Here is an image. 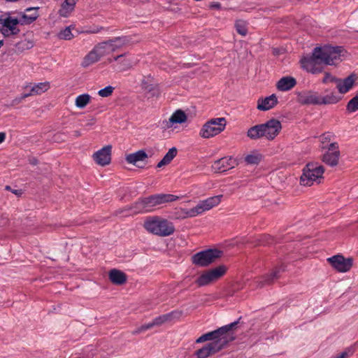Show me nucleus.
Segmentation results:
<instances>
[{
  "mask_svg": "<svg viewBox=\"0 0 358 358\" xmlns=\"http://www.w3.org/2000/svg\"><path fill=\"white\" fill-rule=\"evenodd\" d=\"M58 36L60 39L71 40L73 37V35L71 33L70 27H68L61 30L58 34Z\"/></svg>",
  "mask_w": 358,
  "mask_h": 358,
  "instance_id": "nucleus-37",
  "label": "nucleus"
},
{
  "mask_svg": "<svg viewBox=\"0 0 358 358\" xmlns=\"http://www.w3.org/2000/svg\"><path fill=\"white\" fill-rule=\"evenodd\" d=\"M340 99L339 96L332 92L324 96H320L319 101L320 104H332L338 102Z\"/></svg>",
  "mask_w": 358,
  "mask_h": 358,
  "instance_id": "nucleus-33",
  "label": "nucleus"
},
{
  "mask_svg": "<svg viewBox=\"0 0 358 358\" xmlns=\"http://www.w3.org/2000/svg\"><path fill=\"white\" fill-rule=\"evenodd\" d=\"M262 159V155L257 151H252L245 157V161L248 164H258Z\"/></svg>",
  "mask_w": 358,
  "mask_h": 358,
  "instance_id": "nucleus-32",
  "label": "nucleus"
},
{
  "mask_svg": "<svg viewBox=\"0 0 358 358\" xmlns=\"http://www.w3.org/2000/svg\"><path fill=\"white\" fill-rule=\"evenodd\" d=\"M217 343H209L195 352L196 358H207L209 356L220 352L224 348L218 345Z\"/></svg>",
  "mask_w": 358,
  "mask_h": 358,
  "instance_id": "nucleus-18",
  "label": "nucleus"
},
{
  "mask_svg": "<svg viewBox=\"0 0 358 358\" xmlns=\"http://www.w3.org/2000/svg\"><path fill=\"white\" fill-rule=\"evenodd\" d=\"M3 45V41H0V48Z\"/></svg>",
  "mask_w": 358,
  "mask_h": 358,
  "instance_id": "nucleus-48",
  "label": "nucleus"
},
{
  "mask_svg": "<svg viewBox=\"0 0 358 358\" xmlns=\"http://www.w3.org/2000/svg\"><path fill=\"white\" fill-rule=\"evenodd\" d=\"M226 127V120L224 117L211 119L201 128L200 135L205 138L213 137L221 133Z\"/></svg>",
  "mask_w": 358,
  "mask_h": 358,
  "instance_id": "nucleus-7",
  "label": "nucleus"
},
{
  "mask_svg": "<svg viewBox=\"0 0 358 358\" xmlns=\"http://www.w3.org/2000/svg\"><path fill=\"white\" fill-rule=\"evenodd\" d=\"M340 157V151L337 143H331L329 145V150L323 155L322 161L330 166L337 165Z\"/></svg>",
  "mask_w": 358,
  "mask_h": 358,
  "instance_id": "nucleus-15",
  "label": "nucleus"
},
{
  "mask_svg": "<svg viewBox=\"0 0 358 358\" xmlns=\"http://www.w3.org/2000/svg\"><path fill=\"white\" fill-rule=\"evenodd\" d=\"M209 8L211 9L220 10L221 8V4L219 2L213 1L209 4Z\"/></svg>",
  "mask_w": 358,
  "mask_h": 358,
  "instance_id": "nucleus-45",
  "label": "nucleus"
},
{
  "mask_svg": "<svg viewBox=\"0 0 358 358\" xmlns=\"http://www.w3.org/2000/svg\"><path fill=\"white\" fill-rule=\"evenodd\" d=\"M345 49L341 46H332L326 45L317 47L314 49L313 55L304 57L301 59L303 69L312 73H319L322 71V64L334 65L341 61L345 54Z\"/></svg>",
  "mask_w": 358,
  "mask_h": 358,
  "instance_id": "nucleus-1",
  "label": "nucleus"
},
{
  "mask_svg": "<svg viewBox=\"0 0 358 358\" xmlns=\"http://www.w3.org/2000/svg\"><path fill=\"white\" fill-rule=\"evenodd\" d=\"M238 165L236 159L232 157H224L215 161L212 168L215 172L222 173L230 170Z\"/></svg>",
  "mask_w": 358,
  "mask_h": 358,
  "instance_id": "nucleus-14",
  "label": "nucleus"
},
{
  "mask_svg": "<svg viewBox=\"0 0 358 358\" xmlns=\"http://www.w3.org/2000/svg\"><path fill=\"white\" fill-rule=\"evenodd\" d=\"M227 271V267L224 265H220L214 268L203 272L196 280V283L199 286H205L210 282L215 281L223 276Z\"/></svg>",
  "mask_w": 358,
  "mask_h": 358,
  "instance_id": "nucleus-9",
  "label": "nucleus"
},
{
  "mask_svg": "<svg viewBox=\"0 0 358 358\" xmlns=\"http://www.w3.org/2000/svg\"><path fill=\"white\" fill-rule=\"evenodd\" d=\"M180 316V313L173 311L171 313L164 314L160 315L159 317H155L152 322L155 326H159L162 324L172 320L175 317H179Z\"/></svg>",
  "mask_w": 358,
  "mask_h": 358,
  "instance_id": "nucleus-26",
  "label": "nucleus"
},
{
  "mask_svg": "<svg viewBox=\"0 0 358 358\" xmlns=\"http://www.w3.org/2000/svg\"><path fill=\"white\" fill-rule=\"evenodd\" d=\"M324 173V168L317 163H308L303 169L301 176V184L311 186L314 182H320Z\"/></svg>",
  "mask_w": 358,
  "mask_h": 358,
  "instance_id": "nucleus-5",
  "label": "nucleus"
},
{
  "mask_svg": "<svg viewBox=\"0 0 358 358\" xmlns=\"http://www.w3.org/2000/svg\"><path fill=\"white\" fill-rule=\"evenodd\" d=\"M222 197L223 195L220 194L201 201L195 207L185 210V217H196L202 214L205 211L210 210L213 207L217 206L221 202Z\"/></svg>",
  "mask_w": 358,
  "mask_h": 358,
  "instance_id": "nucleus-6",
  "label": "nucleus"
},
{
  "mask_svg": "<svg viewBox=\"0 0 358 358\" xmlns=\"http://www.w3.org/2000/svg\"><path fill=\"white\" fill-rule=\"evenodd\" d=\"M285 271V266L283 264H280L278 266L275 267L272 273H270V282L273 280L274 279H277L279 278L280 273Z\"/></svg>",
  "mask_w": 358,
  "mask_h": 358,
  "instance_id": "nucleus-38",
  "label": "nucleus"
},
{
  "mask_svg": "<svg viewBox=\"0 0 358 358\" xmlns=\"http://www.w3.org/2000/svg\"><path fill=\"white\" fill-rule=\"evenodd\" d=\"M78 0H65L61 5L59 14L62 17H66L69 16L74 10L75 6Z\"/></svg>",
  "mask_w": 358,
  "mask_h": 358,
  "instance_id": "nucleus-25",
  "label": "nucleus"
},
{
  "mask_svg": "<svg viewBox=\"0 0 358 358\" xmlns=\"http://www.w3.org/2000/svg\"><path fill=\"white\" fill-rule=\"evenodd\" d=\"M124 41H122L121 38H115L114 39L99 43L94 48L101 58L115 52L122 45Z\"/></svg>",
  "mask_w": 358,
  "mask_h": 358,
  "instance_id": "nucleus-10",
  "label": "nucleus"
},
{
  "mask_svg": "<svg viewBox=\"0 0 358 358\" xmlns=\"http://www.w3.org/2000/svg\"><path fill=\"white\" fill-rule=\"evenodd\" d=\"M273 54H278V50L275 49L273 50Z\"/></svg>",
  "mask_w": 358,
  "mask_h": 358,
  "instance_id": "nucleus-50",
  "label": "nucleus"
},
{
  "mask_svg": "<svg viewBox=\"0 0 358 358\" xmlns=\"http://www.w3.org/2000/svg\"><path fill=\"white\" fill-rule=\"evenodd\" d=\"M91 96L88 94H83L76 99L75 104L79 108H85L90 101Z\"/></svg>",
  "mask_w": 358,
  "mask_h": 358,
  "instance_id": "nucleus-34",
  "label": "nucleus"
},
{
  "mask_svg": "<svg viewBox=\"0 0 358 358\" xmlns=\"http://www.w3.org/2000/svg\"><path fill=\"white\" fill-rule=\"evenodd\" d=\"M355 82V77L353 75H350L343 80L337 79L336 87L341 94H345L352 88Z\"/></svg>",
  "mask_w": 358,
  "mask_h": 358,
  "instance_id": "nucleus-20",
  "label": "nucleus"
},
{
  "mask_svg": "<svg viewBox=\"0 0 358 358\" xmlns=\"http://www.w3.org/2000/svg\"><path fill=\"white\" fill-rule=\"evenodd\" d=\"M148 156L147 153L144 150H141L136 152L128 155L126 157V161L129 164H134L138 167H141L139 165V163L144 162L145 159H148Z\"/></svg>",
  "mask_w": 358,
  "mask_h": 358,
  "instance_id": "nucleus-23",
  "label": "nucleus"
},
{
  "mask_svg": "<svg viewBox=\"0 0 358 358\" xmlns=\"http://www.w3.org/2000/svg\"><path fill=\"white\" fill-rule=\"evenodd\" d=\"M298 101L302 104H320V95L317 92L305 91L298 94Z\"/></svg>",
  "mask_w": 358,
  "mask_h": 358,
  "instance_id": "nucleus-19",
  "label": "nucleus"
},
{
  "mask_svg": "<svg viewBox=\"0 0 358 358\" xmlns=\"http://www.w3.org/2000/svg\"><path fill=\"white\" fill-rule=\"evenodd\" d=\"M346 110L349 113H354L358 110V94L348 101Z\"/></svg>",
  "mask_w": 358,
  "mask_h": 358,
  "instance_id": "nucleus-36",
  "label": "nucleus"
},
{
  "mask_svg": "<svg viewBox=\"0 0 358 358\" xmlns=\"http://www.w3.org/2000/svg\"><path fill=\"white\" fill-rule=\"evenodd\" d=\"M36 18H37L36 15H28L24 13L22 15V20H20V24H31L34 21H35L36 20Z\"/></svg>",
  "mask_w": 358,
  "mask_h": 358,
  "instance_id": "nucleus-40",
  "label": "nucleus"
},
{
  "mask_svg": "<svg viewBox=\"0 0 358 358\" xmlns=\"http://www.w3.org/2000/svg\"><path fill=\"white\" fill-rule=\"evenodd\" d=\"M19 192H20L19 190H15V191H13V193L15 194H18Z\"/></svg>",
  "mask_w": 358,
  "mask_h": 358,
  "instance_id": "nucleus-49",
  "label": "nucleus"
},
{
  "mask_svg": "<svg viewBox=\"0 0 358 358\" xmlns=\"http://www.w3.org/2000/svg\"><path fill=\"white\" fill-rule=\"evenodd\" d=\"M49 88V84L48 83H39L38 84H35L31 87L30 92L29 93H24L22 94L19 101L14 100V101L18 103L21 101V100L24 99L25 98L33 96L35 94H40L43 92L47 91Z\"/></svg>",
  "mask_w": 358,
  "mask_h": 358,
  "instance_id": "nucleus-21",
  "label": "nucleus"
},
{
  "mask_svg": "<svg viewBox=\"0 0 358 358\" xmlns=\"http://www.w3.org/2000/svg\"><path fill=\"white\" fill-rule=\"evenodd\" d=\"M113 90L114 88L113 87L107 86L103 89L100 90L98 92V94L101 97H108L112 94Z\"/></svg>",
  "mask_w": 358,
  "mask_h": 358,
  "instance_id": "nucleus-41",
  "label": "nucleus"
},
{
  "mask_svg": "<svg viewBox=\"0 0 358 358\" xmlns=\"http://www.w3.org/2000/svg\"><path fill=\"white\" fill-rule=\"evenodd\" d=\"M187 120V115L185 113L181 110H178L169 118V122L171 125L174 123H183Z\"/></svg>",
  "mask_w": 358,
  "mask_h": 358,
  "instance_id": "nucleus-31",
  "label": "nucleus"
},
{
  "mask_svg": "<svg viewBox=\"0 0 358 358\" xmlns=\"http://www.w3.org/2000/svg\"><path fill=\"white\" fill-rule=\"evenodd\" d=\"M335 136L331 132H326L320 136V147L322 149H328L330 143H334Z\"/></svg>",
  "mask_w": 358,
  "mask_h": 358,
  "instance_id": "nucleus-29",
  "label": "nucleus"
},
{
  "mask_svg": "<svg viewBox=\"0 0 358 358\" xmlns=\"http://www.w3.org/2000/svg\"><path fill=\"white\" fill-rule=\"evenodd\" d=\"M337 358H344V356H343V355H342V356H341V357H337Z\"/></svg>",
  "mask_w": 358,
  "mask_h": 358,
  "instance_id": "nucleus-51",
  "label": "nucleus"
},
{
  "mask_svg": "<svg viewBox=\"0 0 358 358\" xmlns=\"http://www.w3.org/2000/svg\"><path fill=\"white\" fill-rule=\"evenodd\" d=\"M108 278L111 282L121 285L127 282V275L120 270L113 268L109 271Z\"/></svg>",
  "mask_w": 358,
  "mask_h": 358,
  "instance_id": "nucleus-24",
  "label": "nucleus"
},
{
  "mask_svg": "<svg viewBox=\"0 0 358 358\" xmlns=\"http://www.w3.org/2000/svg\"><path fill=\"white\" fill-rule=\"evenodd\" d=\"M268 134V121L263 124H257L250 127L248 132V136L253 140L261 138L264 136H267Z\"/></svg>",
  "mask_w": 358,
  "mask_h": 358,
  "instance_id": "nucleus-17",
  "label": "nucleus"
},
{
  "mask_svg": "<svg viewBox=\"0 0 358 358\" xmlns=\"http://www.w3.org/2000/svg\"><path fill=\"white\" fill-rule=\"evenodd\" d=\"M357 94H358V92H357Z\"/></svg>",
  "mask_w": 358,
  "mask_h": 358,
  "instance_id": "nucleus-52",
  "label": "nucleus"
},
{
  "mask_svg": "<svg viewBox=\"0 0 358 358\" xmlns=\"http://www.w3.org/2000/svg\"><path fill=\"white\" fill-rule=\"evenodd\" d=\"M278 103V99L275 94L270 95V109Z\"/></svg>",
  "mask_w": 358,
  "mask_h": 358,
  "instance_id": "nucleus-44",
  "label": "nucleus"
},
{
  "mask_svg": "<svg viewBox=\"0 0 358 358\" xmlns=\"http://www.w3.org/2000/svg\"><path fill=\"white\" fill-rule=\"evenodd\" d=\"M282 129V125L279 120L270 119V140L273 139Z\"/></svg>",
  "mask_w": 358,
  "mask_h": 358,
  "instance_id": "nucleus-30",
  "label": "nucleus"
},
{
  "mask_svg": "<svg viewBox=\"0 0 358 358\" xmlns=\"http://www.w3.org/2000/svg\"><path fill=\"white\" fill-rule=\"evenodd\" d=\"M153 327H155V324H154L153 322L152 321L150 323L143 324V325L141 326L139 328H137L136 329H135L133 331L132 334H138L143 331H145L152 328Z\"/></svg>",
  "mask_w": 358,
  "mask_h": 358,
  "instance_id": "nucleus-42",
  "label": "nucleus"
},
{
  "mask_svg": "<svg viewBox=\"0 0 358 358\" xmlns=\"http://www.w3.org/2000/svg\"><path fill=\"white\" fill-rule=\"evenodd\" d=\"M235 28L236 31L241 36H245L247 34V24L244 20H237L235 23Z\"/></svg>",
  "mask_w": 358,
  "mask_h": 358,
  "instance_id": "nucleus-35",
  "label": "nucleus"
},
{
  "mask_svg": "<svg viewBox=\"0 0 358 358\" xmlns=\"http://www.w3.org/2000/svg\"><path fill=\"white\" fill-rule=\"evenodd\" d=\"M222 252L217 249H208L196 253L192 256L194 264L199 266H208L221 257Z\"/></svg>",
  "mask_w": 358,
  "mask_h": 358,
  "instance_id": "nucleus-8",
  "label": "nucleus"
},
{
  "mask_svg": "<svg viewBox=\"0 0 358 358\" xmlns=\"http://www.w3.org/2000/svg\"><path fill=\"white\" fill-rule=\"evenodd\" d=\"M6 139V134L4 132H0V144L3 142Z\"/></svg>",
  "mask_w": 358,
  "mask_h": 358,
  "instance_id": "nucleus-46",
  "label": "nucleus"
},
{
  "mask_svg": "<svg viewBox=\"0 0 358 358\" xmlns=\"http://www.w3.org/2000/svg\"><path fill=\"white\" fill-rule=\"evenodd\" d=\"M327 262L339 272H347L352 266V259H345L343 256L339 255L329 257Z\"/></svg>",
  "mask_w": 358,
  "mask_h": 358,
  "instance_id": "nucleus-12",
  "label": "nucleus"
},
{
  "mask_svg": "<svg viewBox=\"0 0 358 358\" xmlns=\"http://www.w3.org/2000/svg\"><path fill=\"white\" fill-rule=\"evenodd\" d=\"M257 109L263 111L268 110V96L258 100Z\"/></svg>",
  "mask_w": 358,
  "mask_h": 358,
  "instance_id": "nucleus-39",
  "label": "nucleus"
},
{
  "mask_svg": "<svg viewBox=\"0 0 358 358\" xmlns=\"http://www.w3.org/2000/svg\"><path fill=\"white\" fill-rule=\"evenodd\" d=\"M111 145H106L93 155L94 162L102 166L110 164L111 160Z\"/></svg>",
  "mask_w": 358,
  "mask_h": 358,
  "instance_id": "nucleus-16",
  "label": "nucleus"
},
{
  "mask_svg": "<svg viewBox=\"0 0 358 358\" xmlns=\"http://www.w3.org/2000/svg\"><path fill=\"white\" fill-rule=\"evenodd\" d=\"M177 155V149L176 148H172L169 149L168 152L164 155L162 159L157 164V168H162L164 166L169 164L173 159Z\"/></svg>",
  "mask_w": 358,
  "mask_h": 358,
  "instance_id": "nucleus-28",
  "label": "nucleus"
},
{
  "mask_svg": "<svg viewBox=\"0 0 358 358\" xmlns=\"http://www.w3.org/2000/svg\"><path fill=\"white\" fill-rule=\"evenodd\" d=\"M143 227L148 232L161 237L169 236L175 231L172 222L159 216L146 217Z\"/></svg>",
  "mask_w": 358,
  "mask_h": 358,
  "instance_id": "nucleus-4",
  "label": "nucleus"
},
{
  "mask_svg": "<svg viewBox=\"0 0 358 358\" xmlns=\"http://www.w3.org/2000/svg\"><path fill=\"white\" fill-rule=\"evenodd\" d=\"M108 61L109 63L117 62L118 70L120 71H127L137 63V59L133 55L127 53L109 58Z\"/></svg>",
  "mask_w": 358,
  "mask_h": 358,
  "instance_id": "nucleus-13",
  "label": "nucleus"
},
{
  "mask_svg": "<svg viewBox=\"0 0 358 358\" xmlns=\"http://www.w3.org/2000/svg\"><path fill=\"white\" fill-rule=\"evenodd\" d=\"M240 319L241 317L237 321L201 335L196 340V343H201L212 341L211 343H217L220 347L225 348L230 341L234 339L232 331L239 323Z\"/></svg>",
  "mask_w": 358,
  "mask_h": 358,
  "instance_id": "nucleus-3",
  "label": "nucleus"
},
{
  "mask_svg": "<svg viewBox=\"0 0 358 358\" xmlns=\"http://www.w3.org/2000/svg\"><path fill=\"white\" fill-rule=\"evenodd\" d=\"M99 30H100V29H93V30H91V31H90L89 32H90V33H93V34H96V33H98V32H99Z\"/></svg>",
  "mask_w": 358,
  "mask_h": 358,
  "instance_id": "nucleus-47",
  "label": "nucleus"
},
{
  "mask_svg": "<svg viewBox=\"0 0 358 358\" xmlns=\"http://www.w3.org/2000/svg\"><path fill=\"white\" fill-rule=\"evenodd\" d=\"M100 59L99 55L94 48L84 57L82 62V66L87 67Z\"/></svg>",
  "mask_w": 358,
  "mask_h": 358,
  "instance_id": "nucleus-27",
  "label": "nucleus"
},
{
  "mask_svg": "<svg viewBox=\"0 0 358 358\" xmlns=\"http://www.w3.org/2000/svg\"><path fill=\"white\" fill-rule=\"evenodd\" d=\"M337 78L333 77L330 73H325L324 77L323 78L322 82L324 83H332L334 82L336 83Z\"/></svg>",
  "mask_w": 358,
  "mask_h": 358,
  "instance_id": "nucleus-43",
  "label": "nucleus"
},
{
  "mask_svg": "<svg viewBox=\"0 0 358 358\" xmlns=\"http://www.w3.org/2000/svg\"><path fill=\"white\" fill-rule=\"evenodd\" d=\"M0 24H2L0 32L6 37L16 35L20 32L17 25L20 24V20L16 17H8L0 19Z\"/></svg>",
  "mask_w": 358,
  "mask_h": 358,
  "instance_id": "nucleus-11",
  "label": "nucleus"
},
{
  "mask_svg": "<svg viewBox=\"0 0 358 358\" xmlns=\"http://www.w3.org/2000/svg\"><path fill=\"white\" fill-rule=\"evenodd\" d=\"M296 85V80L291 76H285L281 78L276 84V87L279 91L286 92L292 90Z\"/></svg>",
  "mask_w": 358,
  "mask_h": 358,
  "instance_id": "nucleus-22",
  "label": "nucleus"
},
{
  "mask_svg": "<svg viewBox=\"0 0 358 358\" xmlns=\"http://www.w3.org/2000/svg\"><path fill=\"white\" fill-rule=\"evenodd\" d=\"M178 199L179 196L171 194H153L139 199L131 206L126 207L122 212H127L124 215L125 216L152 212L157 206L175 201Z\"/></svg>",
  "mask_w": 358,
  "mask_h": 358,
  "instance_id": "nucleus-2",
  "label": "nucleus"
}]
</instances>
